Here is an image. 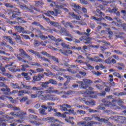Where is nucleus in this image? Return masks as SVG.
<instances>
[{
	"instance_id": "nucleus-1",
	"label": "nucleus",
	"mask_w": 126,
	"mask_h": 126,
	"mask_svg": "<svg viewBox=\"0 0 126 126\" xmlns=\"http://www.w3.org/2000/svg\"><path fill=\"white\" fill-rule=\"evenodd\" d=\"M20 7L22 9H25V8H26L28 12H31V13H34V10L37 11V12H41V13H43V11L41 10V9L39 8L35 7L32 5H30V6H28L25 4L21 3L20 4ZM33 9H34V10H33Z\"/></svg>"
},
{
	"instance_id": "nucleus-2",
	"label": "nucleus",
	"mask_w": 126,
	"mask_h": 126,
	"mask_svg": "<svg viewBox=\"0 0 126 126\" xmlns=\"http://www.w3.org/2000/svg\"><path fill=\"white\" fill-rule=\"evenodd\" d=\"M92 80L89 79H83V81H77L76 83L80 84L79 85V88L81 89H82V87H85V86H89V85L92 84L93 83Z\"/></svg>"
},
{
	"instance_id": "nucleus-3",
	"label": "nucleus",
	"mask_w": 126,
	"mask_h": 126,
	"mask_svg": "<svg viewBox=\"0 0 126 126\" xmlns=\"http://www.w3.org/2000/svg\"><path fill=\"white\" fill-rule=\"evenodd\" d=\"M19 51L20 52L19 56L22 57V58H24V59H28L29 61H32L33 60V58L28 55V54L26 53V51L23 49H19Z\"/></svg>"
},
{
	"instance_id": "nucleus-4",
	"label": "nucleus",
	"mask_w": 126,
	"mask_h": 126,
	"mask_svg": "<svg viewBox=\"0 0 126 126\" xmlns=\"http://www.w3.org/2000/svg\"><path fill=\"white\" fill-rule=\"evenodd\" d=\"M59 33L61 34V35H63V36H67L68 37H70L71 39L73 38V36L71 35V34L69 33V32L66 30V29L60 27Z\"/></svg>"
},
{
	"instance_id": "nucleus-5",
	"label": "nucleus",
	"mask_w": 126,
	"mask_h": 126,
	"mask_svg": "<svg viewBox=\"0 0 126 126\" xmlns=\"http://www.w3.org/2000/svg\"><path fill=\"white\" fill-rule=\"evenodd\" d=\"M21 13V12H20V10L18 8H15L13 11L12 16L10 17V19H13V18L17 17L16 15H19Z\"/></svg>"
},
{
	"instance_id": "nucleus-6",
	"label": "nucleus",
	"mask_w": 126,
	"mask_h": 126,
	"mask_svg": "<svg viewBox=\"0 0 126 126\" xmlns=\"http://www.w3.org/2000/svg\"><path fill=\"white\" fill-rule=\"evenodd\" d=\"M28 51L30 52L31 54H33V55H34L36 57H37V59H41L42 58V55L40 54V52L38 51H34L32 49H29Z\"/></svg>"
},
{
	"instance_id": "nucleus-7",
	"label": "nucleus",
	"mask_w": 126,
	"mask_h": 126,
	"mask_svg": "<svg viewBox=\"0 0 126 126\" xmlns=\"http://www.w3.org/2000/svg\"><path fill=\"white\" fill-rule=\"evenodd\" d=\"M60 108H62V111H63L64 112L68 111L67 109H70V108H71V106H70V105H68L66 103L63 104V105H60Z\"/></svg>"
},
{
	"instance_id": "nucleus-8",
	"label": "nucleus",
	"mask_w": 126,
	"mask_h": 126,
	"mask_svg": "<svg viewBox=\"0 0 126 126\" xmlns=\"http://www.w3.org/2000/svg\"><path fill=\"white\" fill-rule=\"evenodd\" d=\"M61 23L64 26L65 28L67 27V26H69V27L71 28L72 29L74 28V26L72 25V23L65 22V21L63 20L61 22Z\"/></svg>"
},
{
	"instance_id": "nucleus-9",
	"label": "nucleus",
	"mask_w": 126,
	"mask_h": 126,
	"mask_svg": "<svg viewBox=\"0 0 126 126\" xmlns=\"http://www.w3.org/2000/svg\"><path fill=\"white\" fill-rule=\"evenodd\" d=\"M39 84L42 88H48L49 87V81L46 82H40Z\"/></svg>"
},
{
	"instance_id": "nucleus-10",
	"label": "nucleus",
	"mask_w": 126,
	"mask_h": 126,
	"mask_svg": "<svg viewBox=\"0 0 126 126\" xmlns=\"http://www.w3.org/2000/svg\"><path fill=\"white\" fill-rule=\"evenodd\" d=\"M51 67L53 68L54 70H56V71H66V70L63 68H61L59 67L58 66L52 65H51Z\"/></svg>"
},
{
	"instance_id": "nucleus-11",
	"label": "nucleus",
	"mask_w": 126,
	"mask_h": 126,
	"mask_svg": "<svg viewBox=\"0 0 126 126\" xmlns=\"http://www.w3.org/2000/svg\"><path fill=\"white\" fill-rule=\"evenodd\" d=\"M3 38L4 39H5L6 41L9 42V43H10V44L11 45H15V43L13 42V41H12V38H11L10 36H3Z\"/></svg>"
},
{
	"instance_id": "nucleus-12",
	"label": "nucleus",
	"mask_w": 126,
	"mask_h": 126,
	"mask_svg": "<svg viewBox=\"0 0 126 126\" xmlns=\"http://www.w3.org/2000/svg\"><path fill=\"white\" fill-rule=\"evenodd\" d=\"M14 28L19 33H22L23 34V32L24 31V28L22 26H14Z\"/></svg>"
},
{
	"instance_id": "nucleus-13",
	"label": "nucleus",
	"mask_w": 126,
	"mask_h": 126,
	"mask_svg": "<svg viewBox=\"0 0 126 126\" xmlns=\"http://www.w3.org/2000/svg\"><path fill=\"white\" fill-rule=\"evenodd\" d=\"M10 85L12 88H14V89H23V88L21 86H19L18 83H11Z\"/></svg>"
},
{
	"instance_id": "nucleus-14",
	"label": "nucleus",
	"mask_w": 126,
	"mask_h": 126,
	"mask_svg": "<svg viewBox=\"0 0 126 126\" xmlns=\"http://www.w3.org/2000/svg\"><path fill=\"white\" fill-rule=\"evenodd\" d=\"M46 121H48L49 123H56L59 122V120L55 119L54 117H47L45 118Z\"/></svg>"
},
{
	"instance_id": "nucleus-15",
	"label": "nucleus",
	"mask_w": 126,
	"mask_h": 126,
	"mask_svg": "<svg viewBox=\"0 0 126 126\" xmlns=\"http://www.w3.org/2000/svg\"><path fill=\"white\" fill-rule=\"evenodd\" d=\"M34 2H35L34 5L35 6H36V7H41V8H42L43 7L41 5H44V2L40 1H34Z\"/></svg>"
},
{
	"instance_id": "nucleus-16",
	"label": "nucleus",
	"mask_w": 126,
	"mask_h": 126,
	"mask_svg": "<svg viewBox=\"0 0 126 126\" xmlns=\"http://www.w3.org/2000/svg\"><path fill=\"white\" fill-rule=\"evenodd\" d=\"M17 114H18V117H20V119H21V120H23V116H26V115H27V113L24 112L23 111H19L17 112Z\"/></svg>"
},
{
	"instance_id": "nucleus-17",
	"label": "nucleus",
	"mask_w": 126,
	"mask_h": 126,
	"mask_svg": "<svg viewBox=\"0 0 126 126\" xmlns=\"http://www.w3.org/2000/svg\"><path fill=\"white\" fill-rule=\"evenodd\" d=\"M15 56L16 57H17L18 60H19V61H20L21 62H22V63H30V62H28V61H26L23 59H22V58L19 57V54H15Z\"/></svg>"
},
{
	"instance_id": "nucleus-18",
	"label": "nucleus",
	"mask_w": 126,
	"mask_h": 126,
	"mask_svg": "<svg viewBox=\"0 0 126 126\" xmlns=\"http://www.w3.org/2000/svg\"><path fill=\"white\" fill-rule=\"evenodd\" d=\"M62 54L64 55V56H68V55H71L72 54V51L71 50H66L64 51H62Z\"/></svg>"
},
{
	"instance_id": "nucleus-19",
	"label": "nucleus",
	"mask_w": 126,
	"mask_h": 126,
	"mask_svg": "<svg viewBox=\"0 0 126 126\" xmlns=\"http://www.w3.org/2000/svg\"><path fill=\"white\" fill-rule=\"evenodd\" d=\"M21 75L24 76L28 81H30L31 79V77L28 75V73L22 72Z\"/></svg>"
},
{
	"instance_id": "nucleus-20",
	"label": "nucleus",
	"mask_w": 126,
	"mask_h": 126,
	"mask_svg": "<svg viewBox=\"0 0 126 126\" xmlns=\"http://www.w3.org/2000/svg\"><path fill=\"white\" fill-rule=\"evenodd\" d=\"M92 39V38L88 36L86 37V39H85V40H83L84 43H85V44H92L91 42V40Z\"/></svg>"
},
{
	"instance_id": "nucleus-21",
	"label": "nucleus",
	"mask_w": 126,
	"mask_h": 126,
	"mask_svg": "<svg viewBox=\"0 0 126 126\" xmlns=\"http://www.w3.org/2000/svg\"><path fill=\"white\" fill-rule=\"evenodd\" d=\"M30 64L32 66H38L39 67H41V66H42V65L38 62H31L30 63Z\"/></svg>"
},
{
	"instance_id": "nucleus-22",
	"label": "nucleus",
	"mask_w": 126,
	"mask_h": 126,
	"mask_svg": "<svg viewBox=\"0 0 126 126\" xmlns=\"http://www.w3.org/2000/svg\"><path fill=\"white\" fill-rule=\"evenodd\" d=\"M74 107L75 108H82V109H88V106H86L84 105H80L78 103H75L74 104Z\"/></svg>"
},
{
	"instance_id": "nucleus-23",
	"label": "nucleus",
	"mask_w": 126,
	"mask_h": 126,
	"mask_svg": "<svg viewBox=\"0 0 126 126\" xmlns=\"http://www.w3.org/2000/svg\"><path fill=\"white\" fill-rule=\"evenodd\" d=\"M50 25L52 26H54V27H59V26H61V23L54 21H51L50 22Z\"/></svg>"
},
{
	"instance_id": "nucleus-24",
	"label": "nucleus",
	"mask_w": 126,
	"mask_h": 126,
	"mask_svg": "<svg viewBox=\"0 0 126 126\" xmlns=\"http://www.w3.org/2000/svg\"><path fill=\"white\" fill-rule=\"evenodd\" d=\"M15 18L17 19V20H18L20 23H26V22H27V21L24 20V19L22 18V17H16Z\"/></svg>"
},
{
	"instance_id": "nucleus-25",
	"label": "nucleus",
	"mask_w": 126,
	"mask_h": 126,
	"mask_svg": "<svg viewBox=\"0 0 126 126\" xmlns=\"http://www.w3.org/2000/svg\"><path fill=\"white\" fill-rule=\"evenodd\" d=\"M93 125H98V122L90 121L87 123L86 126H93Z\"/></svg>"
},
{
	"instance_id": "nucleus-26",
	"label": "nucleus",
	"mask_w": 126,
	"mask_h": 126,
	"mask_svg": "<svg viewBox=\"0 0 126 126\" xmlns=\"http://www.w3.org/2000/svg\"><path fill=\"white\" fill-rule=\"evenodd\" d=\"M105 104H101L98 106L96 107V110H105Z\"/></svg>"
},
{
	"instance_id": "nucleus-27",
	"label": "nucleus",
	"mask_w": 126,
	"mask_h": 126,
	"mask_svg": "<svg viewBox=\"0 0 126 126\" xmlns=\"http://www.w3.org/2000/svg\"><path fill=\"white\" fill-rule=\"evenodd\" d=\"M49 84L51 83V84H53V85H57L58 82L56 81V80H54L53 79H50L48 81Z\"/></svg>"
},
{
	"instance_id": "nucleus-28",
	"label": "nucleus",
	"mask_w": 126,
	"mask_h": 126,
	"mask_svg": "<svg viewBox=\"0 0 126 126\" xmlns=\"http://www.w3.org/2000/svg\"><path fill=\"white\" fill-rule=\"evenodd\" d=\"M54 87H50L47 90L44 91V93H52Z\"/></svg>"
},
{
	"instance_id": "nucleus-29",
	"label": "nucleus",
	"mask_w": 126,
	"mask_h": 126,
	"mask_svg": "<svg viewBox=\"0 0 126 126\" xmlns=\"http://www.w3.org/2000/svg\"><path fill=\"white\" fill-rule=\"evenodd\" d=\"M94 59L95 61V63H103V60L100 59L98 56H94Z\"/></svg>"
},
{
	"instance_id": "nucleus-30",
	"label": "nucleus",
	"mask_w": 126,
	"mask_h": 126,
	"mask_svg": "<svg viewBox=\"0 0 126 126\" xmlns=\"http://www.w3.org/2000/svg\"><path fill=\"white\" fill-rule=\"evenodd\" d=\"M86 122L85 121H80L77 122V126H86Z\"/></svg>"
},
{
	"instance_id": "nucleus-31",
	"label": "nucleus",
	"mask_w": 126,
	"mask_h": 126,
	"mask_svg": "<svg viewBox=\"0 0 126 126\" xmlns=\"http://www.w3.org/2000/svg\"><path fill=\"white\" fill-rule=\"evenodd\" d=\"M88 108H85V109H86L87 111H88L89 113H97V112H98V110L90 108L89 107H88Z\"/></svg>"
},
{
	"instance_id": "nucleus-32",
	"label": "nucleus",
	"mask_w": 126,
	"mask_h": 126,
	"mask_svg": "<svg viewBox=\"0 0 126 126\" xmlns=\"http://www.w3.org/2000/svg\"><path fill=\"white\" fill-rule=\"evenodd\" d=\"M52 93H55V94H57V95H60V94L63 93V91L60 92V91L58 90H52Z\"/></svg>"
},
{
	"instance_id": "nucleus-33",
	"label": "nucleus",
	"mask_w": 126,
	"mask_h": 126,
	"mask_svg": "<svg viewBox=\"0 0 126 126\" xmlns=\"http://www.w3.org/2000/svg\"><path fill=\"white\" fill-rule=\"evenodd\" d=\"M61 46H62L63 48H66V49H70V46H69V45L66 44L65 43H61Z\"/></svg>"
},
{
	"instance_id": "nucleus-34",
	"label": "nucleus",
	"mask_w": 126,
	"mask_h": 126,
	"mask_svg": "<svg viewBox=\"0 0 126 126\" xmlns=\"http://www.w3.org/2000/svg\"><path fill=\"white\" fill-rule=\"evenodd\" d=\"M39 112L40 113L41 115H47V113H46V110L40 108L39 109Z\"/></svg>"
},
{
	"instance_id": "nucleus-35",
	"label": "nucleus",
	"mask_w": 126,
	"mask_h": 126,
	"mask_svg": "<svg viewBox=\"0 0 126 126\" xmlns=\"http://www.w3.org/2000/svg\"><path fill=\"white\" fill-rule=\"evenodd\" d=\"M82 101L85 102V104L88 106H90V101L87 100V98H81Z\"/></svg>"
},
{
	"instance_id": "nucleus-36",
	"label": "nucleus",
	"mask_w": 126,
	"mask_h": 126,
	"mask_svg": "<svg viewBox=\"0 0 126 126\" xmlns=\"http://www.w3.org/2000/svg\"><path fill=\"white\" fill-rule=\"evenodd\" d=\"M111 60H112V58L109 57L107 59L105 60V63H107V64H112V62Z\"/></svg>"
},
{
	"instance_id": "nucleus-37",
	"label": "nucleus",
	"mask_w": 126,
	"mask_h": 126,
	"mask_svg": "<svg viewBox=\"0 0 126 126\" xmlns=\"http://www.w3.org/2000/svg\"><path fill=\"white\" fill-rule=\"evenodd\" d=\"M41 55H43V56H46V57H48V58H50L51 57V54L47 53L46 51H42L41 52Z\"/></svg>"
},
{
	"instance_id": "nucleus-38",
	"label": "nucleus",
	"mask_w": 126,
	"mask_h": 126,
	"mask_svg": "<svg viewBox=\"0 0 126 126\" xmlns=\"http://www.w3.org/2000/svg\"><path fill=\"white\" fill-rule=\"evenodd\" d=\"M44 14L47 15V16H50L51 15H54L55 14V12L53 11H48L47 13H45Z\"/></svg>"
},
{
	"instance_id": "nucleus-39",
	"label": "nucleus",
	"mask_w": 126,
	"mask_h": 126,
	"mask_svg": "<svg viewBox=\"0 0 126 126\" xmlns=\"http://www.w3.org/2000/svg\"><path fill=\"white\" fill-rule=\"evenodd\" d=\"M72 6H73V7H74V8H75L76 9H80V8H81V7H80V6H79V5L78 4H76L74 3H73L71 4Z\"/></svg>"
},
{
	"instance_id": "nucleus-40",
	"label": "nucleus",
	"mask_w": 126,
	"mask_h": 126,
	"mask_svg": "<svg viewBox=\"0 0 126 126\" xmlns=\"http://www.w3.org/2000/svg\"><path fill=\"white\" fill-rule=\"evenodd\" d=\"M60 100V98L56 95H53L52 96L51 101H59Z\"/></svg>"
},
{
	"instance_id": "nucleus-41",
	"label": "nucleus",
	"mask_w": 126,
	"mask_h": 126,
	"mask_svg": "<svg viewBox=\"0 0 126 126\" xmlns=\"http://www.w3.org/2000/svg\"><path fill=\"white\" fill-rule=\"evenodd\" d=\"M25 91L23 90L19 91L18 93V96H24Z\"/></svg>"
},
{
	"instance_id": "nucleus-42",
	"label": "nucleus",
	"mask_w": 126,
	"mask_h": 126,
	"mask_svg": "<svg viewBox=\"0 0 126 126\" xmlns=\"http://www.w3.org/2000/svg\"><path fill=\"white\" fill-rule=\"evenodd\" d=\"M82 89H86V90L92 91V90H93V88L87 86H85V87H82Z\"/></svg>"
},
{
	"instance_id": "nucleus-43",
	"label": "nucleus",
	"mask_w": 126,
	"mask_h": 126,
	"mask_svg": "<svg viewBox=\"0 0 126 126\" xmlns=\"http://www.w3.org/2000/svg\"><path fill=\"white\" fill-rule=\"evenodd\" d=\"M27 100H28V96H24L20 100V102L23 103V102H25L26 101H27Z\"/></svg>"
},
{
	"instance_id": "nucleus-44",
	"label": "nucleus",
	"mask_w": 126,
	"mask_h": 126,
	"mask_svg": "<svg viewBox=\"0 0 126 126\" xmlns=\"http://www.w3.org/2000/svg\"><path fill=\"white\" fill-rule=\"evenodd\" d=\"M4 5L6 7H10V8H13L14 7V6L9 3H4Z\"/></svg>"
},
{
	"instance_id": "nucleus-45",
	"label": "nucleus",
	"mask_w": 126,
	"mask_h": 126,
	"mask_svg": "<svg viewBox=\"0 0 126 126\" xmlns=\"http://www.w3.org/2000/svg\"><path fill=\"white\" fill-rule=\"evenodd\" d=\"M37 75L38 76L39 81H40V80H42V78H44V77H45V75L43 74H38Z\"/></svg>"
},
{
	"instance_id": "nucleus-46",
	"label": "nucleus",
	"mask_w": 126,
	"mask_h": 126,
	"mask_svg": "<svg viewBox=\"0 0 126 126\" xmlns=\"http://www.w3.org/2000/svg\"><path fill=\"white\" fill-rule=\"evenodd\" d=\"M77 113H78L79 114L86 115V111H84V110H77Z\"/></svg>"
},
{
	"instance_id": "nucleus-47",
	"label": "nucleus",
	"mask_w": 126,
	"mask_h": 126,
	"mask_svg": "<svg viewBox=\"0 0 126 126\" xmlns=\"http://www.w3.org/2000/svg\"><path fill=\"white\" fill-rule=\"evenodd\" d=\"M91 18V19H94V20H95V21H98V22L102 21V19L98 18L96 17L92 16Z\"/></svg>"
},
{
	"instance_id": "nucleus-48",
	"label": "nucleus",
	"mask_w": 126,
	"mask_h": 126,
	"mask_svg": "<svg viewBox=\"0 0 126 126\" xmlns=\"http://www.w3.org/2000/svg\"><path fill=\"white\" fill-rule=\"evenodd\" d=\"M67 71H69V72H70L71 73L73 74H75L77 73V72L75 70H72L71 69H67Z\"/></svg>"
},
{
	"instance_id": "nucleus-49",
	"label": "nucleus",
	"mask_w": 126,
	"mask_h": 126,
	"mask_svg": "<svg viewBox=\"0 0 126 126\" xmlns=\"http://www.w3.org/2000/svg\"><path fill=\"white\" fill-rule=\"evenodd\" d=\"M96 12H97V13H98V14H99L100 16H104L105 15V14H104V13L102 12V11L99 10V9H96Z\"/></svg>"
},
{
	"instance_id": "nucleus-50",
	"label": "nucleus",
	"mask_w": 126,
	"mask_h": 126,
	"mask_svg": "<svg viewBox=\"0 0 126 126\" xmlns=\"http://www.w3.org/2000/svg\"><path fill=\"white\" fill-rule=\"evenodd\" d=\"M87 33L84 32V35H86L87 36H90V34H89V33H90V32H91V30H90V29H88L86 30Z\"/></svg>"
},
{
	"instance_id": "nucleus-51",
	"label": "nucleus",
	"mask_w": 126,
	"mask_h": 126,
	"mask_svg": "<svg viewBox=\"0 0 126 126\" xmlns=\"http://www.w3.org/2000/svg\"><path fill=\"white\" fill-rule=\"evenodd\" d=\"M50 58L53 60V61H54V62H56L59 63V59H58V58L55 56H51Z\"/></svg>"
},
{
	"instance_id": "nucleus-52",
	"label": "nucleus",
	"mask_w": 126,
	"mask_h": 126,
	"mask_svg": "<svg viewBox=\"0 0 126 126\" xmlns=\"http://www.w3.org/2000/svg\"><path fill=\"white\" fill-rule=\"evenodd\" d=\"M92 119H94L95 121H99L100 120V117L96 116L95 115H92Z\"/></svg>"
},
{
	"instance_id": "nucleus-53",
	"label": "nucleus",
	"mask_w": 126,
	"mask_h": 126,
	"mask_svg": "<svg viewBox=\"0 0 126 126\" xmlns=\"http://www.w3.org/2000/svg\"><path fill=\"white\" fill-rule=\"evenodd\" d=\"M80 0L81 3H82L83 4H85V5L89 4V3L86 0Z\"/></svg>"
},
{
	"instance_id": "nucleus-54",
	"label": "nucleus",
	"mask_w": 126,
	"mask_h": 126,
	"mask_svg": "<svg viewBox=\"0 0 126 126\" xmlns=\"http://www.w3.org/2000/svg\"><path fill=\"white\" fill-rule=\"evenodd\" d=\"M37 117L36 115H33L30 114L29 116V120H33V119H37Z\"/></svg>"
},
{
	"instance_id": "nucleus-55",
	"label": "nucleus",
	"mask_w": 126,
	"mask_h": 126,
	"mask_svg": "<svg viewBox=\"0 0 126 126\" xmlns=\"http://www.w3.org/2000/svg\"><path fill=\"white\" fill-rule=\"evenodd\" d=\"M32 90H33V91H38L41 90V88L39 87H33L32 88Z\"/></svg>"
},
{
	"instance_id": "nucleus-56",
	"label": "nucleus",
	"mask_w": 126,
	"mask_h": 126,
	"mask_svg": "<svg viewBox=\"0 0 126 126\" xmlns=\"http://www.w3.org/2000/svg\"><path fill=\"white\" fill-rule=\"evenodd\" d=\"M64 93H65V94H67V95H72V94H74V92L72 91H69L67 92H64Z\"/></svg>"
},
{
	"instance_id": "nucleus-57",
	"label": "nucleus",
	"mask_w": 126,
	"mask_h": 126,
	"mask_svg": "<svg viewBox=\"0 0 126 126\" xmlns=\"http://www.w3.org/2000/svg\"><path fill=\"white\" fill-rule=\"evenodd\" d=\"M32 79L34 81H39V78L38 76V74L34 75L33 77H32Z\"/></svg>"
},
{
	"instance_id": "nucleus-58",
	"label": "nucleus",
	"mask_w": 126,
	"mask_h": 126,
	"mask_svg": "<svg viewBox=\"0 0 126 126\" xmlns=\"http://www.w3.org/2000/svg\"><path fill=\"white\" fill-rule=\"evenodd\" d=\"M21 36H22V37H23V38H24V39H26L27 40H30V39H31L30 38V37H29L27 35L21 34Z\"/></svg>"
},
{
	"instance_id": "nucleus-59",
	"label": "nucleus",
	"mask_w": 126,
	"mask_h": 126,
	"mask_svg": "<svg viewBox=\"0 0 126 126\" xmlns=\"http://www.w3.org/2000/svg\"><path fill=\"white\" fill-rule=\"evenodd\" d=\"M32 25H36V26H39L41 25V24L39 22L34 21L32 23Z\"/></svg>"
},
{
	"instance_id": "nucleus-60",
	"label": "nucleus",
	"mask_w": 126,
	"mask_h": 126,
	"mask_svg": "<svg viewBox=\"0 0 126 126\" xmlns=\"http://www.w3.org/2000/svg\"><path fill=\"white\" fill-rule=\"evenodd\" d=\"M96 104V102L94 100H91L90 101V106H95Z\"/></svg>"
},
{
	"instance_id": "nucleus-61",
	"label": "nucleus",
	"mask_w": 126,
	"mask_h": 126,
	"mask_svg": "<svg viewBox=\"0 0 126 126\" xmlns=\"http://www.w3.org/2000/svg\"><path fill=\"white\" fill-rule=\"evenodd\" d=\"M33 45L35 47H38V46H39V41L38 40H34V43H33Z\"/></svg>"
},
{
	"instance_id": "nucleus-62",
	"label": "nucleus",
	"mask_w": 126,
	"mask_h": 126,
	"mask_svg": "<svg viewBox=\"0 0 126 126\" xmlns=\"http://www.w3.org/2000/svg\"><path fill=\"white\" fill-rule=\"evenodd\" d=\"M113 75L115 76H117V77H119V78H122V75H121L120 74V73H119L118 72H114V73H113Z\"/></svg>"
},
{
	"instance_id": "nucleus-63",
	"label": "nucleus",
	"mask_w": 126,
	"mask_h": 126,
	"mask_svg": "<svg viewBox=\"0 0 126 126\" xmlns=\"http://www.w3.org/2000/svg\"><path fill=\"white\" fill-rule=\"evenodd\" d=\"M40 60H41V61H44V62H48V63H50L51 61H50V60L46 58V57H41V59H40Z\"/></svg>"
},
{
	"instance_id": "nucleus-64",
	"label": "nucleus",
	"mask_w": 126,
	"mask_h": 126,
	"mask_svg": "<svg viewBox=\"0 0 126 126\" xmlns=\"http://www.w3.org/2000/svg\"><path fill=\"white\" fill-rule=\"evenodd\" d=\"M84 121H92V118L91 117H85L83 118Z\"/></svg>"
}]
</instances>
